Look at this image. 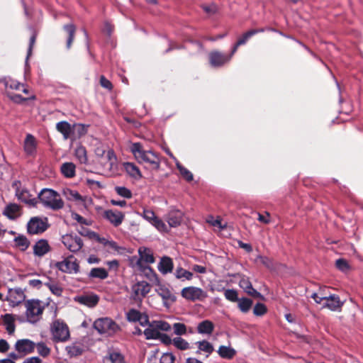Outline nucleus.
<instances>
[{
    "instance_id": "1",
    "label": "nucleus",
    "mask_w": 363,
    "mask_h": 363,
    "mask_svg": "<svg viewBox=\"0 0 363 363\" xmlns=\"http://www.w3.org/2000/svg\"><path fill=\"white\" fill-rule=\"evenodd\" d=\"M130 150L140 163H145L153 169H158L160 165L159 156L150 150H145L139 143L132 144Z\"/></svg>"
},
{
    "instance_id": "2",
    "label": "nucleus",
    "mask_w": 363,
    "mask_h": 363,
    "mask_svg": "<svg viewBox=\"0 0 363 363\" xmlns=\"http://www.w3.org/2000/svg\"><path fill=\"white\" fill-rule=\"evenodd\" d=\"M26 320L32 324L38 322L41 318L45 304L38 299H30L25 302Z\"/></svg>"
},
{
    "instance_id": "3",
    "label": "nucleus",
    "mask_w": 363,
    "mask_h": 363,
    "mask_svg": "<svg viewBox=\"0 0 363 363\" xmlns=\"http://www.w3.org/2000/svg\"><path fill=\"white\" fill-rule=\"evenodd\" d=\"M38 199L44 206L54 211L61 209L64 206V202L60 194L50 189H43L38 194Z\"/></svg>"
},
{
    "instance_id": "4",
    "label": "nucleus",
    "mask_w": 363,
    "mask_h": 363,
    "mask_svg": "<svg viewBox=\"0 0 363 363\" xmlns=\"http://www.w3.org/2000/svg\"><path fill=\"white\" fill-rule=\"evenodd\" d=\"M94 328L101 335L111 336L119 330L118 325L109 318H101L94 323Z\"/></svg>"
},
{
    "instance_id": "5",
    "label": "nucleus",
    "mask_w": 363,
    "mask_h": 363,
    "mask_svg": "<svg viewBox=\"0 0 363 363\" xmlns=\"http://www.w3.org/2000/svg\"><path fill=\"white\" fill-rule=\"evenodd\" d=\"M50 331L55 342H66L70 336L67 325L61 320H56L52 322Z\"/></svg>"
},
{
    "instance_id": "6",
    "label": "nucleus",
    "mask_w": 363,
    "mask_h": 363,
    "mask_svg": "<svg viewBox=\"0 0 363 363\" xmlns=\"http://www.w3.org/2000/svg\"><path fill=\"white\" fill-rule=\"evenodd\" d=\"M116 161L117 158L114 152L111 149H108V154L106 157L98 160L97 162L104 174H111L117 170Z\"/></svg>"
},
{
    "instance_id": "7",
    "label": "nucleus",
    "mask_w": 363,
    "mask_h": 363,
    "mask_svg": "<svg viewBox=\"0 0 363 363\" xmlns=\"http://www.w3.org/2000/svg\"><path fill=\"white\" fill-rule=\"evenodd\" d=\"M62 194L67 200L85 208H89L92 204V199L90 197L83 196L75 190L65 188L62 191Z\"/></svg>"
},
{
    "instance_id": "8",
    "label": "nucleus",
    "mask_w": 363,
    "mask_h": 363,
    "mask_svg": "<svg viewBox=\"0 0 363 363\" xmlns=\"http://www.w3.org/2000/svg\"><path fill=\"white\" fill-rule=\"evenodd\" d=\"M62 194L67 200L85 208H89L92 204V199L90 197L83 196L75 190L65 188L62 191Z\"/></svg>"
},
{
    "instance_id": "9",
    "label": "nucleus",
    "mask_w": 363,
    "mask_h": 363,
    "mask_svg": "<svg viewBox=\"0 0 363 363\" xmlns=\"http://www.w3.org/2000/svg\"><path fill=\"white\" fill-rule=\"evenodd\" d=\"M138 254L139 257L134 256L130 259L132 267L143 266V262L146 264H152L155 262L153 253L150 248L140 247L138 249Z\"/></svg>"
},
{
    "instance_id": "10",
    "label": "nucleus",
    "mask_w": 363,
    "mask_h": 363,
    "mask_svg": "<svg viewBox=\"0 0 363 363\" xmlns=\"http://www.w3.org/2000/svg\"><path fill=\"white\" fill-rule=\"evenodd\" d=\"M55 267L61 272L68 274H77L79 271V266L77 259L72 255L69 256L61 262H57Z\"/></svg>"
},
{
    "instance_id": "11",
    "label": "nucleus",
    "mask_w": 363,
    "mask_h": 363,
    "mask_svg": "<svg viewBox=\"0 0 363 363\" xmlns=\"http://www.w3.org/2000/svg\"><path fill=\"white\" fill-rule=\"evenodd\" d=\"M48 227L47 218H41L39 217L30 218L27 224L28 232L32 235L42 233L46 230Z\"/></svg>"
},
{
    "instance_id": "12",
    "label": "nucleus",
    "mask_w": 363,
    "mask_h": 363,
    "mask_svg": "<svg viewBox=\"0 0 363 363\" xmlns=\"http://www.w3.org/2000/svg\"><path fill=\"white\" fill-rule=\"evenodd\" d=\"M13 186L16 188V196L18 200L30 206H35L36 205L38 202L37 199L33 197L26 189L21 187L19 182H15Z\"/></svg>"
},
{
    "instance_id": "13",
    "label": "nucleus",
    "mask_w": 363,
    "mask_h": 363,
    "mask_svg": "<svg viewBox=\"0 0 363 363\" xmlns=\"http://www.w3.org/2000/svg\"><path fill=\"white\" fill-rule=\"evenodd\" d=\"M182 297L189 301L203 300L206 298V293L201 288L195 286L185 287L182 290Z\"/></svg>"
},
{
    "instance_id": "14",
    "label": "nucleus",
    "mask_w": 363,
    "mask_h": 363,
    "mask_svg": "<svg viewBox=\"0 0 363 363\" xmlns=\"http://www.w3.org/2000/svg\"><path fill=\"white\" fill-rule=\"evenodd\" d=\"M157 294L162 298L165 307L169 308L175 301L176 296L168 286L158 284L155 289Z\"/></svg>"
},
{
    "instance_id": "15",
    "label": "nucleus",
    "mask_w": 363,
    "mask_h": 363,
    "mask_svg": "<svg viewBox=\"0 0 363 363\" xmlns=\"http://www.w3.org/2000/svg\"><path fill=\"white\" fill-rule=\"evenodd\" d=\"M62 242L72 252H78L83 246L82 239L77 235H65L62 236Z\"/></svg>"
},
{
    "instance_id": "16",
    "label": "nucleus",
    "mask_w": 363,
    "mask_h": 363,
    "mask_svg": "<svg viewBox=\"0 0 363 363\" xmlns=\"http://www.w3.org/2000/svg\"><path fill=\"white\" fill-rule=\"evenodd\" d=\"M209 62L213 67H220L228 62L231 55H226L219 51H213L209 53Z\"/></svg>"
},
{
    "instance_id": "17",
    "label": "nucleus",
    "mask_w": 363,
    "mask_h": 363,
    "mask_svg": "<svg viewBox=\"0 0 363 363\" xmlns=\"http://www.w3.org/2000/svg\"><path fill=\"white\" fill-rule=\"evenodd\" d=\"M26 295L21 288L11 289L9 291L7 301L13 307L16 306L24 301Z\"/></svg>"
},
{
    "instance_id": "18",
    "label": "nucleus",
    "mask_w": 363,
    "mask_h": 363,
    "mask_svg": "<svg viewBox=\"0 0 363 363\" xmlns=\"http://www.w3.org/2000/svg\"><path fill=\"white\" fill-rule=\"evenodd\" d=\"M151 289L150 285L144 281H138L132 286V291L135 299L144 298Z\"/></svg>"
},
{
    "instance_id": "19",
    "label": "nucleus",
    "mask_w": 363,
    "mask_h": 363,
    "mask_svg": "<svg viewBox=\"0 0 363 363\" xmlns=\"http://www.w3.org/2000/svg\"><path fill=\"white\" fill-rule=\"evenodd\" d=\"M343 303L344 302L340 301L338 296L333 294L325 297L323 308H327L330 311H335L340 310Z\"/></svg>"
},
{
    "instance_id": "20",
    "label": "nucleus",
    "mask_w": 363,
    "mask_h": 363,
    "mask_svg": "<svg viewBox=\"0 0 363 363\" xmlns=\"http://www.w3.org/2000/svg\"><path fill=\"white\" fill-rule=\"evenodd\" d=\"M35 347V344L28 339L19 340L15 344L16 350L23 354H27L32 352Z\"/></svg>"
},
{
    "instance_id": "21",
    "label": "nucleus",
    "mask_w": 363,
    "mask_h": 363,
    "mask_svg": "<svg viewBox=\"0 0 363 363\" xmlns=\"http://www.w3.org/2000/svg\"><path fill=\"white\" fill-rule=\"evenodd\" d=\"M126 318L129 322H139L143 326L147 325L149 323L148 317L146 315L133 308L126 313Z\"/></svg>"
},
{
    "instance_id": "22",
    "label": "nucleus",
    "mask_w": 363,
    "mask_h": 363,
    "mask_svg": "<svg viewBox=\"0 0 363 363\" xmlns=\"http://www.w3.org/2000/svg\"><path fill=\"white\" fill-rule=\"evenodd\" d=\"M239 286L248 295L261 299L264 298L263 296L252 287V285L247 277L244 276L242 277L239 281Z\"/></svg>"
},
{
    "instance_id": "23",
    "label": "nucleus",
    "mask_w": 363,
    "mask_h": 363,
    "mask_svg": "<svg viewBox=\"0 0 363 363\" xmlns=\"http://www.w3.org/2000/svg\"><path fill=\"white\" fill-rule=\"evenodd\" d=\"M124 217L125 216L122 212L116 210H106L104 211V218L115 227L120 225L123 223Z\"/></svg>"
},
{
    "instance_id": "24",
    "label": "nucleus",
    "mask_w": 363,
    "mask_h": 363,
    "mask_svg": "<svg viewBox=\"0 0 363 363\" xmlns=\"http://www.w3.org/2000/svg\"><path fill=\"white\" fill-rule=\"evenodd\" d=\"M75 301L88 307H94L99 302V298L96 294H85L77 296Z\"/></svg>"
},
{
    "instance_id": "25",
    "label": "nucleus",
    "mask_w": 363,
    "mask_h": 363,
    "mask_svg": "<svg viewBox=\"0 0 363 363\" xmlns=\"http://www.w3.org/2000/svg\"><path fill=\"white\" fill-rule=\"evenodd\" d=\"M3 325L9 335H13L16 330V315L10 313H6L1 315Z\"/></svg>"
},
{
    "instance_id": "26",
    "label": "nucleus",
    "mask_w": 363,
    "mask_h": 363,
    "mask_svg": "<svg viewBox=\"0 0 363 363\" xmlns=\"http://www.w3.org/2000/svg\"><path fill=\"white\" fill-rule=\"evenodd\" d=\"M50 250V247L45 240H40L33 246V253L38 257H43Z\"/></svg>"
},
{
    "instance_id": "27",
    "label": "nucleus",
    "mask_w": 363,
    "mask_h": 363,
    "mask_svg": "<svg viewBox=\"0 0 363 363\" xmlns=\"http://www.w3.org/2000/svg\"><path fill=\"white\" fill-rule=\"evenodd\" d=\"M182 220V213L179 211H172L167 216V221L170 227L179 226Z\"/></svg>"
},
{
    "instance_id": "28",
    "label": "nucleus",
    "mask_w": 363,
    "mask_h": 363,
    "mask_svg": "<svg viewBox=\"0 0 363 363\" xmlns=\"http://www.w3.org/2000/svg\"><path fill=\"white\" fill-rule=\"evenodd\" d=\"M4 215L10 219H15L21 215V210L18 205L10 203L4 210Z\"/></svg>"
},
{
    "instance_id": "29",
    "label": "nucleus",
    "mask_w": 363,
    "mask_h": 363,
    "mask_svg": "<svg viewBox=\"0 0 363 363\" xmlns=\"http://www.w3.org/2000/svg\"><path fill=\"white\" fill-rule=\"evenodd\" d=\"M37 143L35 138L28 134L24 141V150L28 155H33L36 150Z\"/></svg>"
},
{
    "instance_id": "30",
    "label": "nucleus",
    "mask_w": 363,
    "mask_h": 363,
    "mask_svg": "<svg viewBox=\"0 0 363 363\" xmlns=\"http://www.w3.org/2000/svg\"><path fill=\"white\" fill-rule=\"evenodd\" d=\"M158 269L164 274L171 272L173 269V262L172 259L168 257H162L158 264Z\"/></svg>"
},
{
    "instance_id": "31",
    "label": "nucleus",
    "mask_w": 363,
    "mask_h": 363,
    "mask_svg": "<svg viewBox=\"0 0 363 363\" xmlns=\"http://www.w3.org/2000/svg\"><path fill=\"white\" fill-rule=\"evenodd\" d=\"M126 173L135 179H140L142 177L139 168L131 162H125L123 164Z\"/></svg>"
},
{
    "instance_id": "32",
    "label": "nucleus",
    "mask_w": 363,
    "mask_h": 363,
    "mask_svg": "<svg viewBox=\"0 0 363 363\" xmlns=\"http://www.w3.org/2000/svg\"><path fill=\"white\" fill-rule=\"evenodd\" d=\"M57 130L63 135L65 140L72 137V128L67 121H60L56 125Z\"/></svg>"
},
{
    "instance_id": "33",
    "label": "nucleus",
    "mask_w": 363,
    "mask_h": 363,
    "mask_svg": "<svg viewBox=\"0 0 363 363\" xmlns=\"http://www.w3.org/2000/svg\"><path fill=\"white\" fill-rule=\"evenodd\" d=\"M213 330L214 325L208 320L201 322L197 326L198 333L203 335H211Z\"/></svg>"
},
{
    "instance_id": "34",
    "label": "nucleus",
    "mask_w": 363,
    "mask_h": 363,
    "mask_svg": "<svg viewBox=\"0 0 363 363\" xmlns=\"http://www.w3.org/2000/svg\"><path fill=\"white\" fill-rule=\"evenodd\" d=\"M219 356L223 359H230L236 354V351L230 346L220 345L217 351Z\"/></svg>"
},
{
    "instance_id": "35",
    "label": "nucleus",
    "mask_w": 363,
    "mask_h": 363,
    "mask_svg": "<svg viewBox=\"0 0 363 363\" xmlns=\"http://www.w3.org/2000/svg\"><path fill=\"white\" fill-rule=\"evenodd\" d=\"M44 284L50 289V291H51V293L53 295H55L57 297H60L62 296V292H63V288L59 283H57L55 281L49 280L48 281L45 282Z\"/></svg>"
},
{
    "instance_id": "36",
    "label": "nucleus",
    "mask_w": 363,
    "mask_h": 363,
    "mask_svg": "<svg viewBox=\"0 0 363 363\" xmlns=\"http://www.w3.org/2000/svg\"><path fill=\"white\" fill-rule=\"evenodd\" d=\"M198 347V352H203L207 354V357L209 356L214 350L213 345L207 340L198 341L196 343Z\"/></svg>"
},
{
    "instance_id": "37",
    "label": "nucleus",
    "mask_w": 363,
    "mask_h": 363,
    "mask_svg": "<svg viewBox=\"0 0 363 363\" xmlns=\"http://www.w3.org/2000/svg\"><path fill=\"white\" fill-rule=\"evenodd\" d=\"M74 155L81 164H88L87 152L84 147L82 145L77 147L74 150Z\"/></svg>"
},
{
    "instance_id": "38",
    "label": "nucleus",
    "mask_w": 363,
    "mask_h": 363,
    "mask_svg": "<svg viewBox=\"0 0 363 363\" xmlns=\"http://www.w3.org/2000/svg\"><path fill=\"white\" fill-rule=\"evenodd\" d=\"M144 334L147 339H158L162 336V333L158 331L157 328L152 323L150 326L146 328L144 331Z\"/></svg>"
},
{
    "instance_id": "39",
    "label": "nucleus",
    "mask_w": 363,
    "mask_h": 363,
    "mask_svg": "<svg viewBox=\"0 0 363 363\" xmlns=\"http://www.w3.org/2000/svg\"><path fill=\"white\" fill-rule=\"evenodd\" d=\"M138 271L143 273V274L150 280V281H157V276L156 273L152 270V269L147 265H143L140 267H136Z\"/></svg>"
},
{
    "instance_id": "40",
    "label": "nucleus",
    "mask_w": 363,
    "mask_h": 363,
    "mask_svg": "<svg viewBox=\"0 0 363 363\" xmlns=\"http://www.w3.org/2000/svg\"><path fill=\"white\" fill-rule=\"evenodd\" d=\"M89 125H85L81 123L75 124L72 127V137L75 139L84 135L87 133Z\"/></svg>"
},
{
    "instance_id": "41",
    "label": "nucleus",
    "mask_w": 363,
    "mask_h": 363,
    "mask_svg": "<svg viewBox=\"0 0 363 363\" xmlns=\"http://www.w3.org/2000/svg\"><path fill=\"white\" fill-rule=\"evenodd\" d=\"M61 172L67 178L75 175V165L72 162H65L61 167Z\"/></svg>"
},
{
    "instance_id": "42",
    "label": "nucleus",
    "mask_w": 363,
    "mask_h": 363,
    "mask_svg": "<svg viewBox=\"0 0 363 363\" xmlns=\"http://www.w3.org/2000/svg\"><path fill=\"white\" fill-rule=\"evenodd\" d=\"M108 273L106 269L101 267H96L91 269L89 276L91 278L105 279L108 277Z\"/></svg>"
},
{
    "instance_id": "43",
    "label": "nucleus",
    "mask_w": 363,
    "mask_h": 363,
    "mask_svg": "<svg viewBox=\"0 0 363 363\" xmlns=\"http://www.w3.org/2000/svg\"><path fill=\"white\" fill-rule=\"evenodd\" d=\"M104 363H125L123 355L118 352H110L104 359Z\"/></svg>"
},
{
    "instance_id": "44",
    "label": "nucleus",
    "mask_w": 363,
    "mask_h": 363,
    "mask_svg": "<svg viewBox=\"0 0 363 363\" xmlns=\"http://www.w3.org/2000/svg\"><path fill=\"white\" fill-rule=\"evenodd\" d=\"M265 30L264 28H259V29H252L246 33H245L242 37H240L238 40V45H242L246 43V42L252 36H253L255 34H257L259 33H262Z\"/></svg>"
},
{
    "instance_id": "45",
    "label": "nucleus",
    "mask_w": 363,
    "mask_h": 363,
    "mask_svg": "<svg viewBox=\"0 0 363 363\" xmlns=\"http://www.w3.org/2000/svg\"><path fill=\"white\" fill-rule=\"evenodd\" d=\"M15 246L22 251L28 249L30 245L29 240L24 235H18L14 238Z\"/></svg>"
},
{
    "instance_id": "46",
    "label": "nucleus",
    "mask_w": 363,
    "mask_h": 363,
    "mask_svg": "<svg viewBox=\"0 0 363 363\" xmlns=\"http://www.w3.org/2000/svg\"><path fill=\"white\" fill-rule=\"evenodd\" d=\"M174 275L177 279L182 280H191L193 277V274L182 267L176 269Z\"/></svg>"
},
{
    "instance_id": "47",
    "label": "nucleus",
    "mask_w": 363,
    "mask_h": 363,
    "mask_svg": "<svg viewBox=\"0 0 363 363\" xmlns=\"http://www.w3.org/2000/svg\"><path fill=\"white\" fill-rule=\"evenodd\" d=\"M64 30L68 34L67 48H70L72 43L74 40V33L76 30L75 26L73 24H67L64 26Z\"/></svg>"
},
{
    "instance_id": "48",
    "label": "nucleus",
    "mask_w": 363,
    "mask_h": 363,
    "mask_svg": "<svg viewBox=\"0 0 363 363\" xmlns=\"http://www.w3.org/2000/svg\"><path fill=\"white\" fill-rule=\"evenodd\" d=\"M238 302V308L242 313L248 312L252 305V301L247 298H239Z\"/></svg>"
},
{
    "instance_id": "49",
    "label": "nucleus",
    "mask_w": 363,
    "mask_h": 363,
    "mask_svg": "<svg viewBox=\"0 0 363 363\" xmlns=\"http://www.w3.org/2000/svg\"><path fill=\"white\" fill-rule=\"evenodd\" d=\"M172 344L179 350H186L189 348V344L184 339L177 337L172 340Z\"/></svg>"
},
{
    "instance_id": "50",
    "label": "nucleus",
    "mask_w": 363,
    "mask_h": 363,
    "mask_svg": "<svg viewBox=\"0 0 363 363\" xmlns=\"http://www.w3.org/2000/svg\"><path fill=\"white\" fill-rule=\"evenodd\" d=\"M177 169L179 171L180 174L188 182L193 180V174L186 168L183 167L178 161L176 162Z\"/></svg>"
},
{
    "instance_id": "51",
    "label": "nucleus",
    "mask_w": 363,
    "mask_h": 363,
    "mask_svg": "<svg viewBox=\"0 0 363 363\" xmlns=\"http://www.w3.org/2000/svg\"><path fill=\"white\" fill-rule=\"evenodd\" d=\"M66 351L69 357H75L82 354V349L79 345L72 344L66 347Z\"/></svg>"
},
{
    "instance_id": "52",
    "label": "nucleus",
    "mask_w": 363,
    "mask_h": 363,
    "mask_svg": "<svg viewBox=\"0 0 363 363\" xmlns=\"http://www.w3.org/2000/svg\"><path fill=\"white\" fill-rule=\"evenodd\" d=\"M71 217L72 220L80 225H91L92 224V221L90 219L85 218L75 212L72 213Z\"/></svg>"
},
{
    "instance_id": "53",
    "label": "nucleus",
    "mask_w": 363,
    "mask_h": 363,
    "mask_svg": "<svg viewBox=\"0 0 363 363\" xmlns=\"http://www.w3.org/2000/svg\"><path fill=\"white\" fill-rule=\"evenodd\" d=\"M206 223H208L211 225H212V226H213L215 228H218L220 230L223 229L225 228V225H222L221 220L220 219L219 217L215 218L212 216H208L206 218Z\"/></svg>"
},
{
    "instance_id": "54",
    "label": "nucleus",
    "mask_w": 363,
    "mask_h": 363,
    "mask_svg": "<svg viewBox=\"0 0 363 363\" xmlns=\"http://www.w3.org/2000/svg\"><path fill=\"white\" fill-rule=\"evenodd\" d=\"M6 94H7L8 97L11 101H13V102H15L16 104H21V103H23V102H24V101H27L28 99L34 98V96H31V97H29V98H23L21 95H19V94H12V93H10L8 91L6 92Z\"/></svg>"
},
{
    "instance_id": "55",
    "label": "nucleus",
    "mask_w": 363,
    "mask_h": 363,
    "mask_svg": "<svg viewBox=\"0 0 363 363\" xmlns=\"http://www.w3.org/2000/svg\"><path fill=\"white\" fill-rule=\"evenodd\" d=\"M116 192L121 196L126 199H130L132 197V192L130 189L124 186H116L115 187Z\"/></svg>"
},
{
    "instance_id": "56",
    "label": "nucleus",
    "mask_w": 363,
    "mask_h": 363,
    "mask_svg": "<svg viewBox=\"0 0 363 363\" xmlns=\"http://www.w3.org/2000/svg\"><path fill=\"white\" fill-rule=\"evenodd\" d=\"M172 328L174 334L177 335H182L186 333V327L184 323H175Z\"/></svg>"
},
{
    "instance_id": "57",
    "label": "nucleus",
    "mask_w": 363,
    "mask_h": 363,
    "mask_svg": "<svg viewBox=\"0 0 363 363\" xmlns=\"http://www.w3.org/2000/svg\"><path fill=\"white\" fill-rule=\"evenodd\" d=\"M35 347L38 352L43 357L48 356L50 352V348L43 342L38 343L35 345Z\"/></svg>"
},
{
    "instance_id": "58",
    "label": "nucleus",
    "mask_w": 363,
    "mask_h": 363,
    "mask_svg": "<svg viewBox=\"0 0 363 363\" xmlns=\"http://www.w3.org/2000/svg\"><path fill=\"white\" fill-rule=\"evenodd\" d=\"M224 295L225 298L230 301L235 302L239 300L238 292L234 289H226L224 291Z\"/></svg>"
},
{
    "instance_id": "59",
    "label": "nucleus",
    "mask_w": 363,
    "mask_h": 363,
    "mask_svg": "<svg viewBox=\"0 0 363 363\" xmlns=\"http://www.w3.org/2000/svg\"><path fill=\"white\" fill-rule=\"evenodd\" d=\"M154 325L157 328L158 331H169L171 330V325L165 321L157 320L153 322Z\"/></svg>"
},
{
    "instance_id": "60",
    "label": "nucleus",
    "mask_w": 363,
    "mask_h": 363,
    "mask_svg": "<svg viewBox=\"0 0 363 363\" xmlns=\"http://www.w3.org/2000/svg\"><path fill=\"white\" fill-rule=\"evenodd\" d=\"M267 312L266 306L260 303H257L253 309V313L255 315L261 316L263 315Z\"/></svg>"
},
{
    "instance_id": "61",
    "label": "nucleus",
    "mask_w": 363,
    "mask_h": 363,
    "mask_svg": "<svg viewBox=\"0 0 363 363\" xmlns=\"http://www.w3.org/2000/svg\"><path fill=\"white\" fill-rule=\"evenodd\" d=\"M159 231L165 232L167 230L166 224L159 218H156L154 222L152 223Z\"/></svg>"
},
{
    "instance_id": "62",
    "label": "nucleus",
    "mask_w": 363,
    "mask_h": 363,
    "mask_svg": "<svg viewBox=\"0 0 363 363\" xmlns=\"http://www.w3.org/2000/svg\"><path fill=\"white\" fill-rule=\"evenodd\" d=\"M143 217L151 224L154 222L157 216L155 213L151 210H144L143 213Z\"/></svg>"
},
{
    "instance_id": "63",
    "label": "nucleus",
    "mask_w": 363,
    "mask_h": 363,
    "mask_svg": "<svg viewBox=\"0 0 363 363\" xmlns=\"http://www.w3.org/2000/svg\"><path fill=\"white\" fill-rule=\"evenodd\" d=\"M97 161L106 157L108 154V150H106L103 146L97 147L94 150Z\"/></svg>"
},
{
    "instance_id": "64",
    "label": "nucleus",
    "mask_w": 363,
    "mask_h": 363,
    "mask_svg": "<svg viewBox=\"0 0 363 363\" xmlns=\"http://www.w3.org/2000/svg\"><path fill=\"white\" fill-rule=\"evenodd\" d=\"M5 85L6 89L9 88L16 90H20L21 87H23V84L13 80L6 81Z\"/></svg>"
}]
</instances>
